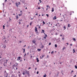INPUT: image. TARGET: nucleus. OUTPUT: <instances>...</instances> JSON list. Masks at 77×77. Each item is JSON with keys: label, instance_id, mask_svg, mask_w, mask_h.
<instances>
[{"label": "nucleus", "instance_id": "a19ab883", "mask_svg": "<svg viewBox=\"0 0 77 77\" xmlns=\"http://www.w3.org/2000/svg\"><path fill=\"white\" fill-rule=\"evenodd\" d=\"M63 40H64V38L63 37L62 38Z\"/></svg>", "mask_w": 77, "mask_h": 77}, {"label": "nucleus", "instance_id": "6e6552de", "mask_svg": "<svg viewBox=\"0 0 77 77\" xmlns=\"http://www.w3.org/2000/svg\"><path fill=\"white\" fill-rule=\"evenodd\" d=\"M37 50H38V51H41V49H38Z\"/></svg>", "mask_w": 77, "mask_h": 77}, {"label": "nucleus", "instance_id": "69168bd1", "mask_svg": "<svg viewBox=\"0 0 77 77\" xmlns=\"http://www.w3.org/2000/svg\"><path fill=\"white\" fill-rule=\"evenodd\" d=\"M40 59H42V57H40Z\"/></svg>", "mask_w": 77, "mask_h": 77}, {"label": "nucleus", "instance_id": "f3484780", "mask_svg": "<svg viewBox=\"0 0 77 77\" xmlns=\"http://www.w3.org/2000/svg\"><path fill=\"white\" fill-rule=\"evenodd\" d=\"M72 39L73 41H76L75 38H73Z\"/></svg>", "mask_w": 77, "mask_h": 77}, {"label": "nucleus", "instance_id": "bf43d9fd", "mask_svg": "<svg viewBox=\"0 0 77 77\" xmlns=\"http://www.w3.org/2000/svg\"><path fill=\"white\" fill-rule=\"evenodd\" d=\"M47 10H48V8H46V11H47Z\"/></svg>", "mask_w": 77, "mask_h": 77}, {"label": "nucleus", "instance_id": "bb28decb", "mask_svg": "<svg viewBox=\"0 0 77 77\" xmlns=\"http://www.w3.org/2000/svg\"><path fill=\"white\" fill-rule=\"evenodd\" d=\"M42 58H43L44 56H45V55H42Z\"/></svg>", "mask_w": 77, "mask_h": 77}, {"label": "nucleus", "instance_id": "a18cd8bd", "mask_svg": "<svg viewBox=\"0 0 77 77\" xmlns=\"http://www.w3.org/2000/svg\"><path fill=\"white\" fill-rule=\"evenodd\" d=\"M26 54L25 53V55H24V56H26Z\"/></svg>", "mask_w": 77, "mask_h": 77}, {"label": "nucleus", "instance_id": "5701e85b", "mask_svg": "<svg viewBox=\"0 0 77 77\" xmlns=\"http://www.w3.org/2000/svg\"><path fill=\"white\" fill-rule=\"evenodd\" d=\"M75 69H77V66H75Z\"/></svg>", "mask_w": 77, "mask_h": 77}, {"label": "nucleus", "instance_id": "f704fd0d", "mask_svg": "<svg viewBox=\"0 0 77 77\" xmlns=\"http://www.w3.org/2000/svg\"><path fill=\"white\" fill-rule=\"evenodd\" d=\"M37 74H39V72L37 71Z\"/></svg>", "mask_w": 77, "mask_h": 77}, {"label": "nucleus", "instance_id": "9d476101", "mask_svg": "<svg viewBox=\"0 0 77 77\" xmlns=\"http://www.w3.org/2000/svg\"><path fill=\"white\" fill-rule=\"evenodd\" d=\"M19 17H18V15H17L16 16V19H17V20H18V19Z\"/></svg>", "mask_w": 77, "mask_h": 77}, {"label": "nucleus", "instance_id": "e2e57ef3", "mask_svg": "<svg viewBox=\"0 0 77 77\" xmlns=\"http://www.w3.org/2000/svg\"><path fill=\"white\" fill-rule=\"evenodd\" d=\"M26 45H25L24 46V47H26Z\"/></svg>", "mask_w": 77, "mask_h": 77}, {"label": "nucleus", "instance_id": "4468645a", "mask_svg": "<svg viewBox=\"0 0 77 77\" xmlns=\"http://www.w3.org/2000/svg\"><path fill=\"white\" fill-rule=\"evenodd\" d=\"M68 27H71V25H70V24H68Z\"/></svg>", "mask_w": 77, "mask_h": 77}, {"label": "nucleus", "instance_id": "393cba45", "mask_svg": "<svg viewBox=\"0 0 77 77\" xmlns=\"http://www.w3.org/2000/svg\"><path fill=\"white\" fill-rule=\"evenodd\" d=\"M73 53H74L75 52V50H74V49H73Z\"/></svg>", "mask_w": 77, "mask_h": 77}, {"label": "nucleus", "instance_id": "ea45409f", "mask_svg": "<svg viewBox=\"0 0 77 77\" xmlns=\"http://www.w3.org/2000/svg\"><path fill=\"white\" fill-rule=\"evenodd\" d=\"M30 69H31V67H30L28 69L29 70Z\"/></svg>", "mask_w": 77, "mask_h": 77}, {"label": "nucleus", "instance_id": "09e8293b", "mask_svg": "<svg viewBox=\"0 0 77 77\" xmlns=\"http://www.w3.org/2000/svg\"><path fill=\"white\" fill-rule=\"evenodd\" d=\"M60 36H62V35H60Z\"/></svg>", "mask_w": 77, "mask_h": 77}, {"label": "nucleus", "instance_id": "8fccbe9b", "mask_svg": "<svg viewBox=\"0 0 77 77\" xmlns=\"http://www.w3.org/2000/svg\"><path fill=\"white\" fill-rule=\"evenodd\" d=\"M72 44H71L70 45L71 46H72Z\"/></svg>", "mask_w": 77, "mask_h": 77}, {"label": "nucleus", "instance_id": "4c0bfd02", "mask_svg": "<svg viewBox=\"0 0 77 77\" xmlns=\"http://www.w3.org/2000/svg\"><path fill=\"white\" fill-rule=\"evenodd\" d=\"M41 9V8H40V7L38 8V9Z\"/></svg>", "mask_w": 77, "mask_h": 77}, {"label": "nucleus", "instance_id": "412c9836", "mask_svg": "<svg viewBox=\"0 0 77 77\" xmlns=\"http://www.w3.org/2000/svg\"><path fill=\"white\" fill-rule=\"evenodd\" d=\"M8 75V73H6V75L5 76V77H7Z\"/></svg>", "mask_w": 77, "mask_h": 77}, {"label": "nucleus", "instance_id": "0eeeda50", "mask_svg": "<svg viewBox=\"0 0 77 77\" xmlns=\"http://www.w3.org/2000/svg\"><path fill=\"white\" fill-rule=\"evenodd\" d=\"M16 5L17 6V7H18V6L19 5V4H18V3H16Z\"/></svg>", "mask_w": 77, "mask_h": 77}, {"label": "nucleus", "instance_id": "39448f33", "mask_svg": "<svg viewBox=\"0 0 77 77\" xmlns=\"http://www.w3.org/2000/svg\"><path fill=\"white\" fill-rule=\"evenodd\" d=\"M32 42L34 43V44H36V41L35 40H33L32 41Z\"/></svg>", "mask_w": 77, "mask_h": 77}, {"label": "nucleus", "instance_id": "de8ad7c7", "mask_svg": "<svg viewBox=\"0 0 77 77\" xmlns=\"http://www.w3.org/2000/svg\"><path fill=\"white\" fill-rule=\"evenodd\" d=\"M35 15H38V13H37L36 14H35Z\"/></svg>", "mask_w": 77, "mask_h": 77}, {"label": "nucleus", "instance_id": "f8f14e48", "mask_svg": "<svg viewBox=\"0 0 77 77\" xmlns=\"http://www.w3.org/2000/svg\"><path fill=\"white\" fill-rule=\"evenodd\" d=\"M22 50H23V53H25V49H22Z\"/></svg>", "mask_w": 77, "mask_h": 77}, {"label": "nucleus", "instance_id": "3c124183", "mask_svg": "<svg viewBox=\"0 0 77 77\" xmlns=\"http://www.w3.org/2000/svg\"><path fill=\"white\" fill-rule=\"evenodd\" d=\"M74 72V71L72 70V72Z\"/></svg>", "mask_w": 77, "mask_h": 77}, {"label": "nucleus", "instance_id": "f257e3e1", "mask_svg": "<svg viewBox=\"0 0 77 77\" xmlns=\"http://www.w3.org/2000/svg\"><path fill=\"white\" fill-rule=\"evenodd\" d=\"M26 73L27 74L28 77H30V73H29V71H28Z\"/></svg>", "mask_w": 77, "mask_h": 77}, {"label": "nucleus", "instance_id": "0e129e2a", "mask_svg": "<svg viewBox=\"0 0 77 77\" xmlns=\"http://www.w3.org/2000/svg\"><path fill=\"white\" fill-rule=\"evenodd\" d=\"M66 44H67V45H68V44H69L68 43H66Z\"/></svg>", "mask_w": 77, "mask_h": 77}, {"label": "nucleus", "instance_id": "cd10ccee", "mask_svg": "<svg viewBox=\"0 0 77 77\" xmlns=\"http://www.w3.org/2000/svg\"><path fill=\"white\" fill-rule=\"evenodd\" d=\"M33 57L32 56H30V59H32Z\"/></svg>", "mask_w": 77, "mask_h": 77}, {"label": "nucleus", "instance_id": "603ef678", "mask_svg": "<svg viewBox=\"0 0 77 77\" xmlns=\"http://www.w3.org/2000/svg\"><path fill=\"white\" fill-rule=\"evenodd\" d=\"M7 2V0H5V2Z\"/></svg>", "mask_w": 77, "mask_h": 77}, {"label": "nucleus", "instance_id": "ddd939ff", "mask_svg": "<svg viewBox=\"0 0 77 77\" xmlns=\"http://www.w3.org/2000/svg\"><path fill=\"white\" fill-rule=\"evenodd\" d=\"M44 32H45L44 30H42V33H44V34H45V33H44Z\"/></svg>", "mask_w": 77, "mask_h": 77}, {"label": "nucleus", "instance_id": "72a5a7b5", "mask_svg": "<svg viewBox=\"0 0 77 77\" xmlns=\"http://www.w3.org/2000/svg\"><path fill=\"white\" fill-rule=\"evenodd\" d=\"M54 51H52L51 52V54H53V53H54Z\"/></svg>", "mask_w": 77, "mask_h": 77}, {"label": "nucleus", "instance_id": "052dcab7", "mask_svg": "<svg viewBox=\"0 0 77 77\" xmlns=\"http://www.w3.org/2000/svg\"><path fill=\"white\" fill-rule=\"evenodd\" d=\"M29 27V25H28L27 26V27Z\"/></svg>", "mask_w": 77, "mask_h": 77}, {"label": "nucleus", "instance_id": "a878e982", "mask_svg": "<svg viewBox=\"0 0 77 77\" xmlns=\"http://www.w3.org/2000/svg\"><path fill=\"white\" fill-rule=\"evenodd\" d=\"M43 24H45V23L44 22V21H43Z\"/></svg>", "mask_w": 77, "mask_h": 77}, {"label": "nucleus", "instance_id": "4be33fe9", "mask_svg": "<svg viewBox=\"0 0 77 77\" xmlns=\"http://www.w3.org/2000/svg\"><path fill=\"white\" fill-rule=\"evenodd\" d=\"M47 8H50V6H49L48 5H47Z\"/></svg>", "mask_w": 77, "mask_h": 77}, {"label": "nucleus", "instance_id": "774afa93", "mask_svg": "<svg viewBox=\"0 0 77 77\" xmlns=\"http://www.w3.org/2000/svg\"><path fill=\"white\" fill-rule=\"evenodd\" d=\"M38 5H39V3L38 2Z\"/></svg>", "mask_w": 77, "mask_h": 77}, {"label": "nucleus", "instance_id": "b1692460", "mask_svg": "<svg viewBox=\"0 0 77 77\" xmlns=\"http://www.w3.org/2000/svg\"><path fill=\"white\" fill-rule=\"evenodd\" d=\"M5 25H3V29H5Z\"/></svg>", "mask_w": 77, "mask_h": 77}, {"label": "nucleus", "instance_id": "37998d69", "mask_svg": "<svg viewBox=\"0 0 77 77\" xmlns=\"http://www.w3.org/2000/svg\"><path fill=\"white\" fill-rule=\"evenodd\" d=\"M39 1H40V3H41V2H42V1L41 2V0H39Z\"/></svg>", "mask_w": 77, "mask_h": 77}, {"label": "nucleus", "instance_id": "4d7b16f0", "mask_svg": "<svg viewBox=\"0 0 77 77\" xmlns=\"http://www.w3.org/2000/svg\"><path fill=\"white\" fill-rule=\"evenodd\" d=\"M29 52H28V53H27V54L28 55H29Z\"/></svg>", "mask_w": 77, "mask_h": 77}, {"label": "nucleus", "instance_id": "dca6fc26", "mask_svg": "<svg viewBox=\"0 0 77 77\" xmlns=\"http://www.w3.org/2000/svg\"><path fill=\"white\" fill-rule=\"evenodd\" d=\"M66 49V48L65 47H64L63 48V50H65V49Z\"/></svg>", "mask_w": 77, "mask_h": 77}, {"label": "nucleus", "instance_id": "864d4df0", "mask_svg": "<svg viewBox=\"0 0 77 77\" xmlns=\"http://www.w3.org/2000/svg\"><path fill=\"white\" fill-rule=\"evenodd\" d=\"M20 43H21L22 42L21 41H20Z\"/></svg>", "mask_w": 77, "mask_h": 77}, {"label": "nucleus", "instance_id": "f03ea898", "mask_svg": "<svg viewBox=\"0 0 77 77\" xmlns=\"http://www.w3.org/2000/svg\"><path fill=\"white\" fill-rule=\"evenodd\" d=\"M51 26H52V24L50 22H49L48 24V27H51Z\"/></svg>", "mask_w": 77, "mask_h": 77}, {"label": "nucleus", "instance_id": "5fc2aeb1", "mask_svg": "<svg viewBox=\"0 0 77 77\" xmlns=\"http://www.w3.org/2000/svg\"><path fill=\"white\" fill-rule=\"evenodd\" d=\"M20 62H23V61L22 60H20Z\"/></svg>", "mask_w": 77, "mask_h": 77}, {"label": "nucleus", "instance_id": "a211bd4d", "mask_svg": "<svg viewBox=\"0 0 77 77\" xmlns=\"http://www.w3.org/2000/svg\"><path fill=\"white\" fill-rule=\"evenodd\" d=\"M11 77H15V75H12Z\"/></svg>", "mask_w": 77, "mask_h": 77}, {"label": "nucleus", "instance_id": "c9c22d12", "mask_svg": "<svg viewBox=\"0 0 77 77\" xmlns=\"http://www.w3.org/2000/svg\"><path fill=\"white\" fill-rule=\"evenodd\" d=\"M45 36L46 37H47V34H45Z\"/></svg>", "mask_w": 77, "mask_h": 77}, {"label": "nucleus", "instance_id": "473e14b6", "mask_svg": "<svg viewBox=\"0 0 77 77\" xmlns=\"http://www.w3.org/2000/svg\"><path fill=\"white\" fill-rule=\"evenodd\" d=\"M46 15L47 16V17H48V14H46Z\"/></svg>", "mask_w": 77, "mask_h": 77}, {"label": "nucleus", "instance_id": "7c9ffc66", "mask_svg": "<svg viewBox=\"0 0 77 77\" xmlns=\"http://www.w3.org/2000/svg\"><path fill=\"white\" fill-rule=\"evenodd\" d=\"M22 15V14H19V16H21V15Z\"/></svg>", "mask_w": 77, "mask_h": 77}, {"label": "nucleus", "instance_id": "680f3d73", "mask_svg": "<svg viewBox=\"0 0 77 77\" xmlns=\"http://www.w3.org/2000/svg\"><path fill=\"white\" fill-rule=\"evenodd\" d=\"M19 5H20V2H19Z\"/></svg>", "mask_w": 77, "mask_h": 77}, {"label": "nucleus", "instance_id": "1a4fd4ad", "mask_svg": "<svg viewBox=\"0 0 77 77\" xmlns=\"http://www.w3.org/2000/svg\"><path fill=\"white\" fill-rule=\"evenodd\" d=\"M36 60H37V62H38L39 61V60L38 58H36Z\"/></svg>", "mask_w": 77, "mask_h": 77}, {"label": "nucleus", "instance_id": "79ce46f5", "mask_svg": "<svg viewBox=\"0 0 77 77\" xmlns=\"http://www.w3.org/2000/svg\"><path fill=\"white\" fill-rule=\"evenodd\" d=\"M44 39H46V37H45V36L44 37Z\"/></svg>", "mask_w": 77, "mask_h": 77}, {"label": "nucleus", "instance_id": "c85d7f7f", "mask_svg": "<svg viewBox=\"0 0 77 77\" xmlns=\"http://www.w3.org/2000/svg\"><path fill=\"white\" fill-rule=\"evenodd\" d=\"M3 37L4 38L3 40L5 39V38H5V36H4Z\"/></svg>", "mask_w": 77, "mask_h": 77}, {"label": "nucleus", "instance_id": "423d86ee", "mask_svg": "<svg viewBox=\"0 0 77 77\" xmlns=\"http://www.w3.org/2000/svg\"><path fill=\"white\" fill-rule=\"evenodd\" d=\"M57 19V17H56V16H55L54 17H53V20H56Z\"/></svg>", "mask_w": 77, "mask_h": 77}, {"label": "nucleus", "instance_id": "aec40b11", "mask_svg": "<svg viewBox=\"0 0 77 77\" xmlns=\"http://www.w3.org/2000/svg\"><path fill=\"white\" fill-rule=\"evenodd\" d=\"M43 47H44V45H42L41 46V48H43Z\"/></svg>", "mask_w": 77, "mask_h": 77}, {"label": "nucleus", "instance_id": "c756f323", "mask_svg": "<svg viewBox=\"0 0 77 77\" xmlns=\"http://www.w3.org/2000/svg\"><path fill=\"white\" fill-rule=\"evenodd\" d=\"M55 47H57V45L56 44L55 45Z\"/></svg>", "mask_w": 77, "mask_h": 77}, {"label": "nucleus", "instance_id": "7ed1b4c3", "mask_svg": "<svg viewBox=\"0 0 77 77\" xmlns=\"http://www.w3.org/2000/svg\"><path fill=\"white\" fill-rule=\"evenodd\" d=\"M35 30L36 32L38 31V29L36 28V27H35Z\"/></svg>", "mask_w": 77, "mask_h": 77}, {"label": "nucleus", "instance_id": "6ab92c4d", "mask_svg": "<svg viewBox=\"0 0 77 77\" xmlns=\"http://www.w3.org/2000/svg\"><path fill=\"white\" fill-rule=\"evenodd\" d=\"M44 77H47V75L46 74H45L44 75H43Z\"/></svg>", "mask_w": 77, "mask_h": 77}, {"label": "nucleus", "instance_id": "49530a36", "mask_svg": "<svg viewBox=\"0 0 77 77\" xmlns=\"http://www.w3.org/2000/svg\"><path fill=\"white\" fill-rule=\"evenodd\" d=\"M9 19H10V20H9V21L10 20H11V18L9 17Z\"/></svg>", "mask_w": 77, "mask_h": 77}, {"label": "nucleus", "instance_id": "c03bdc74", "mask_svg": "<svg viewBox=\"0 0 77 77\" xmlns=\"http://www.w3.org/2000/svg\"><path fill=\"white\" fill-rule=\"evenodd\" d=\"M19 21H22V20H19Z\"/></svg>", "mask_w": 77, "mask_h": 77}, {"label": "nucleus", "instance_id": "338daca9", "mask_svg": "<svg viewBox=\"0 0 77 77\" xmlns=\"http://www.w3.org/2000/svg\"><path fill=\"white\" fill-rule=\"evenodd\" d=\"M22 12V11H20V13H21Z\"/></svg>", "mask_w": 77, "mask_h": 77}, {"label": "nucleus", "instance_id": "2f4dec72", "mask_svg": "<svg viewBox=\"0 0 77 77\" xmlns=\"http://www.w3.org/2000/svg\"><path fill=\"white\" fill-rule=\"evenodd\" d=\"M51 45V42H50L49 44V45Z\"/></svg>", "mask_w": 77, "mask_h": 77}, {"label": "nucleus", "instance_id": "2eb2a0df", "mask_svg": "<svg viewBox=\"0 0 77 77\" xmlns=\"http://www.w3.org/2000/svg\"><path fill=\"white\" fill-rule=\"evenodd\" d=\"M54 8H52V12H54Z\"/></svg>", "mask_w": 77, "mask_h": 77}, {"label": "nucleus", "instance_id": "e433bc0d", "mask_svg": "<svg viewBox=\"0 0 77 77\" xmlns=\"http://www.w3.org/2000/svg\"><path fill=\"white\" fill-rule=\"evenodd\" d=\"M32 24V22H30V25H31Z\"/></svg>", "mask_w": 77, "mask_h": 77}, {"label": "nucleus", "instance_id": "58836bf2", "mask_svg": "<svg viewBox=\"0 0 77 77\" xmlns=\"http://www.w3.org/2000/svg\"><path fill=\"white\" fill-rule=\"evenodd\" d=\"M19 24H21V22H19Z\"/></svg>", "mask_w": 77, "mask_h": 77}, {"label": "nucleus", "instance_id": "6e6d98bb", "mask_svg": "<svg viewBox=\"0 0 77 77\" xmlns=\"http://www.w3.org/2000/svg\"><path fill=\"white\" fill-rule=\"evenodd\" d=\"M39 29H41V27H40V26H39Z\"/></svg>", "mask_w": 77, "mask_h": 77}, {"label": "nucleus", "instance_id": "13d9d810", "mask_svg": "<svg viewBox=\"0 0 77 77\" xmlns=\"http://www.w3.org/2000/svg\"><path fill=\"white\" fill-rule=\"evenodd\" d=\"M56 26H57V24H56L55 25Z\"/></svg>", "mask_w": 77, "mask_h": 77}, {"label": "nucleus", "instance_id": "9b49d317", "mask_svg": "<svg viewBox=\"0 0 77 77\" xmlns=\"http://www.w3.org/2000/svg\"><path fill=\"white\" fill-rule=\"evenodd\" d=\"M63 28L64 29V30H65L66 29V26H64L63 27Z\"/></svg>", "mask_w": 77, "mask_h": 77}, {"label": "nucleus", "instance_id": "20e7f679", "mask_svg": "<svg viewBox=\"0 0 77 77\" xmlns=\"http://www.w3.org/2000/svg\"><path fill=\"white\" fill-rule=\"evenodd\" d=\"M21 58V57H19L17 59V60H20V59Z\"/></svg>", "mask_w": 77, "mask_h": 77}]
</instances>
